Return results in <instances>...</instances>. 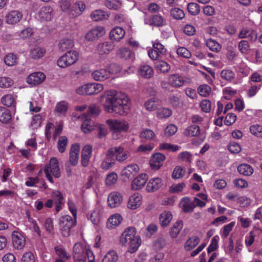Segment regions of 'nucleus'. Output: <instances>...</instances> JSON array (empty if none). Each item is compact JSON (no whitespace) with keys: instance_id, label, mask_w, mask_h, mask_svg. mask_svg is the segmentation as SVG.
Wrapping results in <instances>:
<instances>
[{"instance_id":"nucleus-49","label":"nucleus","mask_w":262,"mask_h":262,"mask_svg":"<svg viewBox=\"0 0 262 262\" xmlns=\"http://www.w3.org/2000/svg\"><path fill=\"white\" fill-rule=\"evenodd\" d=\"M166 239L162 236H158L154 243V248L157 250L162 249L166 246Z\"/></svg>"},{"instance_id":"nucleus-43","label":"nucleus","mask_w":262,"mask_h":262,"mask_svg":"<svg viewBox=\"0 0 262 262\" xmlns=\"http://www.w3.org/2000/svg\"><path fill=\"white\" fill-rule=\"evenodd\" d=\"M155 67L158 70L164 73L168 72L170 69L169 64L163 60L157 61L155 63Z\"/></svg>"},{"instance_id":"nucleus-59","label":"nucleus","mask_w":262,"mask_h":262,"mask_svg":"<svg viewBox=\"0 0 262 262\" xmlns=\"http://www.w3.org/2000/svg\"><path fill=\"white\" fill-rule=\"evenodd\" d=\"M172 114V111L170 109L163 107L160 109L158 113V116L160 118H167Z\"/></svg>"},{"instance_id":"nucleus-53","label":"nucleus","mask_w":262,"mask_h":262,"mask_svg":"<svg viewBox=\"0 0 262 262\" xmlns=\"http://www.w3.org/2000/svg\"><path fill=\"white\" fill-rule=\"evenodd\" d=\"M187 10L190 14L195 15L200 11V6L195 3H190L187 6Z\"/></svg>"},{"instance_id":"nucleus-3","label":"nucleus","mask_w":262,"mask_h":262,"mask_svg":"<svg viewBox=\"0 0 262 262\" xmlns=\"http://www.w3.org/2000/svg\"><path fill=\"white\" fill-rule=\"evenodd\" d=\"M44 171L47 179L52 183H54V181L51 174L56 178H59L60 177L58 161L56 158H51L49 163L46 165Z\"/></svg>"},{"instance_id":"nucleus-16","label":"nucleus","mask_w":262,"mask_h":262,"mask_svg":"<svg viewBox=\"0 0 262 262\" xmlns=\"http://www.w3.org/2000/svg\"><path fill=\"white\" fill-rule=\"evenodd\" d=\"M148 179V176L145 173H142L136 177L132 183V188L133 190H139L142 188Z\"/></svg>"},{"instance_id":"nucleus-24","label":"nucleus","mask_w":262,"mask_h":262,"mask_svg":"<svg viewBox=\"0 0 262 262\" xmlns=\"http://www.w3.org/2000/svg\"><path fill=\"white\" fill-rule=\"evenodd\" d=\"M141 203V196L134 194L131 195L127 203V207L131 209H135L139 207Z\"/></svg>"},{"instance_id":"nucleus-15","label":"nucleus","mask_w":262,"mask_h":262,"mask_svg":"<svg viewBox=\"0 0 262 262\" xmlns=\"http://www.w3.org/2000/svg\"><path fill=\"white\" fill-rule=\"evenodd\" d=\"M92 152V146L91 145H85L81 151V165L83 167L88 166Z\"/></svg>"},{"instance_id":"nucleus-18","label":"nucleus","mask_w":262,"mask_h":262,"mask_svg":"<svg viewBox=\"0 0 262 262\" xmlns=\"http://www.w3.org/2000/svg\"><path fill=\"white\" fill-rule=\"evenodd\" d=\"M162 180L159 178H154L149 180L146 186V190L149 192L158 190L162 186Z\"/></svg>"},{"instance_id":"nucleus-62","label":"nucleus","mask_w":262,"mask_h":262,"mask_svg":"<svg viewBox=\"0 0 262 262\" xmlns=\"http://www.w3.org/2000/svg\"><path fill=\"white\" fill-rule=\"evenodd\" d=\"M41 124V117L40 115H35L32 118L31 123V126L33 129H36L40 126Z\"/></svg>"},{"instance_id":"nucleus-27","label":"nucleus","mask_w":262,"mask_h":262,"mask_svg":"<svg viewBox=\"0 0 262 262\" xmlns=\"http://www.w3.org/2000/svg\"><path fill=\"white\" fill-rule=\"evenodd\" d=\"M46 53V50L40 47H36L30 51V57L33 59L42 58Z\"/></svg>"},{"instance_id":"nucleus-17","label":"nucleus","mask_w":262,"mask_h":262,"mask_svg":"<svg viewBox=\"0 0 262 262\" xmlns=\"http://www.w3.org/2000/svg\"><path fill=\"white\" fill-rule=\"evenodd\" d=\"M38 14L42 20H51L53 16V9L50 6L43 7L40 10Z\"/></svg>"},{"instance_id":"nucleus-5","label":"nucleus","mask_w":262,"mask_h":262,"mask_svg":"<svg viewBox=\"0 0 262 262\" xmlns=\"http://www.w3.org/2000/svg\"><path fill=\"white\" fill-rule=\"evenodd\" d=\"M75 220L68 215L62 216L59 221V227L63 236L67 237L70 234L71 228L75 225Z\"/></svg>"},{"instance_id":"nucleus-11","label":"nucleus","mask_w":262,"mask_h":262,"mask_svg":"<svg viewBox=\"0 0 262 262\" xmlns=\"http://www.w3.org/2000/svg\"><path fill=\"white\" fill-rule=\"evenodd\" d=\"M80 151V145L79 144H73L71 147L69 156V161L70 164L75 166L78 161Z\"/></svg>"},{"instance_id":"nucleus-38","label":"nucleus","mask_w":262,"mask_h":262,"mask_svg":"<svg viewBox=\"0 0 262 262\" xmlns=\"http://www.w3.org/2000/svg\"><path fill=\"white\" fill-rule=\"evenodd\" d=\"M74 47V43L70 39H61L58 45L59 50L62 52L72 48Z\"/></svg>"},{"instance_id":"nucleus-60","label":"nucleus","mask_w":262,"mask_h":262,"mask_svg":"<svg viewBox=\"0 0 262 262\" xmlns=\"http://www.w3.org/2000/svg\"><path fill=\"white\" fill-rule=\"evenodd\" d=\"M105 6L110 9H118L121 6V4L116 0H107L105 2Z\"/></svg>"},{"instance_id":"nucleus-29","label":"nucleus","mask_w":262,"mask_h":262,"mask_svg":"<svg viewBox=\"0 0 262 262\" xmlns=\"http://www.w3.org/2000/svg\"><path fill=\"white\" fill-rule=\"evenodd\" d=\"M139 74L145 78H149L154 75V70L148 65L141 66L139 70Z\"/></svg>"},{"instance_id":"nucleus-1","label":"nucleus","mask_w":262,"mask_h":262,"mask_svg":"<svg viewBox=\"0 0 262 262\" xmlns=\"http://www.w3.org/2000/svg\"><path fill=\"white\" fill-rule=\"evenodd\" d=\"M101 101L108 113L115 112L120 115L127 114L130 109V103L126 95L115 91H108L102 97Z\"/></svg>"},{"instance_id":"nucleus-6","label":"nucleus","mask_w":262,"mask_h":262,"mask_svg":"<svg viewBox=\"0 0 262 262\" xmlns=\"http://www.w3.org/2000/svg\"><path fill=\"white\" fill-rule=\"evenodd\" d=\"M106 123L114 133L126 132L128 128V123L124 120L109 119Z\"/></svg>"},{"instance_id":"nucleus-34","label":"nucleus","mask_w":262,"mask_h":262,"mask_svg":"<svg viewBox=\"0 0 262 262\" xmlns=\"http://www.w3.org/2000/svg\"><path fill=\"white\" fill-rule=\"evenodd\" d=\"M237 171L241 174L249 176L253 173V169L249 164H242L237 167Z\"/></svg>"},{"instance_id":"nucleus-56","label":"nucleus","mask_w":262,"mask_h":262,"mask_svg":"<svg viewBox=\"0 0 262 262\" xmlns=\"http://www.w3.org/2000/svg\"><path fill=\"white\" fill-rule=\"evenodd\" d=\"M198 91L200 95L207 97L211 92V88L207 84L201 85L198 88Z\"/></svg>"},{"instance_id":"nucleus-46","label":"nucleus","mask_w":262,"mask_h":262,"mask_svg":"<svg viewBox=\"0 0 262 262\" xmlns=\"http://www.w3.org/2000/svg\"><path fill=\"white\" fill-rule=\"evenodd\" d=\"M238 48L241 53L248 54L250 51V46L247 40H242L238 43Z\"/></svg>"},{"instance_id":"nucleus-57","label":"nucleus","mask_w":262,"mask_h":262,"mask_svg":"<svg viewBox=\"0 0 262 262\" xmlns=\"http://www.w3.org/2000/svg\"><path fill=\"white\" fill-rule=\"evenodd\" d=\"M130 156L129 152L126 150L124 151L121 147V150H119L117 155L116 160L119 162H122L127 159Z\"/></svg>"},{"instance_id":"nucleus-39","label":"nucleus","mask_w":262,"mask_h":262,"mask_svg":"<svg viewBox=\"0 0 262 262\" xmlns=\"http://www.w3.org/2000/svg\"><path fill=\"white\" fill-rule=\"evenodd\" d=\"M161 102L159 99L154 98L147 100L144 103V106L146 110L152 111L157 108V106Z\"/></svg>"},{"instance_id":"nucleus-28","label":"nucleus","mask_w":262,"mask_h":262,"mask_svg":"<svg viewBox=\"0 0 262 262\" xmlns=\"http://www.w3.org/2000/svg\"><path fill=\"white\" fill-rule=\"evenodd\" d=\"M155 136V133L152 130L147 128L143 129L139 135L141 142L151 140Z\"/></svg>"},{"instance_id":"nucleus-47","label":"nucleus","mask_w":262,"mask_h":262,"mask_svg":"<svg viewBox=\"0 0 262 262\" xmlns=\"http://www.w3.org/2000/svg\"><path fill=\"white\" fill-rule=\"evenodd\" d=\"M118 258L117 254L115 251H110L105 254L102 262H116Z\"/></svg>"},{"instance_id":"nucleus-58","label":"nucleus","mask_w":262,"mask_h":262,"mask_svg":"<svg viewBox=\"0 0 262 262\" xmlns=\"http://www.w3.org/2000/svg\"><path fill=\"white\" fill-rule=\"evenodd\" d=\"M251 134L258 137H262V126L259 125H252L250 128Z\"/></svg>"},{"instance_id":"nucleus-44","label":"nucleus","mask_w":262,"mask_h":262,"mask_svg":"<svg viewBox=\"0 0 262 262\" xmlns=\"http://www.w3.org/2000/svg\"><path fill=\"white\" fill-rule=\"evenodd\" d=\"M185 173V168L181 166H177L173 170L171 177L173 179H178L182 178Z\"/></svg>"},{"instance_id":"nucleus-25","label":"nucleus","mask_w":262,"mask_h":262,"mask_svg":"<svg viewBox=\"0 0 262 262\" xmlns=\"http://www.w3.org/2000/svg\"><path fill=\"white\" fill-rule=\"evenodd\" d=\"M122 220V217L120 214H115L107 220L106 226L108 228L114 229L120 224Z\"/></svg>"},{"instance_id":"nucleus-31","label":"nucleus","mask_w":262,"mask_h":262,"mask_svg":"<svg viewBox=\"0 0 262 262\" xmlns=\"http://www.w3.org/2000/svg\"><path fill=\"white\" fill-rule=\"evenodd\" d=\"M103 89V85L98 83L88 84V95L98 94Z\"/></svg>"},{"instance_id":"nucleus-26","label":"nucleus","mask_w":262,"mask_h":262,"mask_svg":"<svg viewBox=\"0 0 262 262\" xmlns=\"http://www.w3.org/2000/svg\"><path fill=\"white\" fill-rule=\"evenodd\" d=\"M86 249L81 243H77L73 247V257L75 259H79L84 257Z\"/></svg>"},{"instance_id":"nucleus-48","label":"nucleus","mask_w":262,"mask_h":262,"mask_svg":"<svg viewBox=\"0 0 262 262\" xmlns=\"http://www.w3.org/2000/svg\"><path fill=\"white\" fill-rule=\"evenodd\" d=\"M68 138L66 136H61L59 137L57 147L60 152L63 153L64 152L68 145Z\"/></svg>"},{"instance_id":"nucleus-35","label":"nucleus","mask_w":262,"mask_h":262,"mask_svg":"<svg viewBox=\"0 0 262 262\" xmlns=\"http://www.w3.org/2000/svg\"><path fill=\"white\" fill-rule=\"evenodd\" d=\"M172 218L171 212L165 211L161 214L160 216V223L163 227H166L170 223Z\"/></svg>"},{"instance_id":"nucleus-42","label":"nucleus","mask_w":262,"mask_h":262,"mask_svg":"<svg viewBox=\"0 0 262 262\" xmlns=\"http://www.w3.org/2000/svg\"><path fill=\"white\" fill-rule=\"evenodd\" d=\"M200 133V128L198 125H192L189 126L185 131L186 136L195 137L198 136Z\"/></svg>"},{"instance_id":"nucleus-23","label":"nucleus","mask_w":262,"mask_h":262,"mask_svg":"<svg viewBox=\"0 0 262 262\" xmlns=\"http://www.w3.org/2000/svg\"><path fill=\"white\" fill-rule=\"evenodd\" d=\"M145 23L150 26L160 27L164 25V19L160 15H153L146 19Z\"/></svg>"},{"instance_id":"nucleus-52","label":"nucleus","mask_w":262,"mask_h":262,"mask_svg":"<svg viewBox=\"0 0 262 262\" xmlns=\"http://www.w3.org/2000/svg\"><path fill=\"white\" fill-rule=\"evenodd\" d=\"M159 148L161 150H169L174 152L179 150L180 147L177 145L171 144L168 143H161L159 145Z\"/></svg>"},{"instance_id":"nucleus-4","label":"nucleus","mask_w":262,"mask_h":262,"mask_svg":"<svg viewBox=\"0 0 262 262\" xmlns=\"http://www.w3.org/2000/svg\"><path fill=\"white\" fill-rule=\"evenodd\" d=\"M78 57L79 54L77 51H70L58 58L57 64L61 68H66L76 62Z\"/></svg>"},{"instance_id":"nucleus-8","label":"nucleus","mask_w":262,"mask_h":262,"mask_svg":"<svg viewBox=\"0 0 262 262\" xmlns=\"http://www.w3.org/2000/svg\"><path fill=\"white\" fill-rule=\"evenodd\" d=\"M239 38H248L251 42L255 41L257 39V33L253 29L249 28H243L238 34Z\"/></svg>"},{"instance_id":"nucleus-63","label":"nucleus","mask_w":262,"mask_h":262,"mask_svg":"<svg viewBox=\"0 0 262 262\" xmlns=\"http://www.w3.org/2000/svg\"><path fill=\"white\" fill-rule=\"evenodd\" d=\"M211 103L207 99L202 100L200 103L201 110L205 113H209L211 110Z\"/></svg>"},{"instance_id":"nucleus-22","label":"nucleus","mask_w":262,"mask_h":262,"mask_svg":"<svg viewBox=\"0 0 262 262\" xmlns=\"http://www.w3.org/2000/svg\"><path fill=\"white\" fill-rule=\"evenodd\" d=\"M125 35L124 30L121 27H118L113 29L110 33V37L112 40L118 41Z\"/></svg>"},{"instance_id":"nucleus-10","label":"nucleus","mask_w":262,"mask_h":262,"mask_svg":"<svg viewBox=\"0 0 262 262\" xmlns=\"http://www.w3.org/2000/svg\"><path fill=\"white\" fill-rule=\"evenodd\" d=\"M123 200L122 196L121 193L114 191L111 192L108 196V205L111 208H115L119 206Z\"/></svg>"},{"instance_id":"nucleus-7","label":"nucleus","mask_w":262,"mask_h":262,"mask_svg":"<svg viewBox=\"0 0 262 262\" xmlns=\"http://www.w3.org/2000/svg\"><path fill=\"white\" fill-rule=\"evenodd\" d=\"M105 30L103 27L97 26L90 30L85 36L88 41H93L102 36L105 34Z\"/></svg>"},{"instance_id":"nucleus-36","label":"nucleus","mask_w":262,"mask_h":262,"mask_svg":"<svg viewBox=\"0 0 262 262\" xmlns=\"http://www.w3.org/2000/svg\"><path fill=\"white\" fill-rule=\"evenodd\" d=\"M200 240L195 236H192L188 239L185 244V249L186 251H190L198 245Z\"/></svg>"},{"instance_id":"nucleus-61","label":"nucleus","mask_w":262,"mask_h":262,"mask_svg":"<svg viewBox=\"0 0 262 262\" xmlns=\"http://www.w3.org/2000/svg\"><path fill=\"white\" fill-rule=\"evenodd\" d=\"M219 238V237L218 236H215L212 238L211 243L207 248V252L208 253H210L217 249L218 247Z\"/></svg>"},{"instance_id":"nucleus-55","label":"nucleus","mask_w":262,"mask_h":262,"mask_svg":"<svg viewBox=\"0 0 262 262\" xmlns=\"http://www.w3.org/2000/svg\"><path fill=\"white\" fill-rule=\"evenodd\" d=\"M13 84V80L9 77H0V87L6 88L12 86Z\"/></svg>"},{"instance_id":"nucleus-12","label":"nucleus","mask_w":262,"mask_h":262,"mask_svg":"<svg viewBox=\"0 0 262 262\" xmlns=\"http://www.w3.org/2000/svg\"><path fill=\"white\" fill-rule=\"evenodd\" d=\"M23 14L18 10H13L9 12L6 16V21L8 24L14 25L23 18Z\"/></svg>"},{"instance_id":"nucleus-37","label":"nucleus","mask_w":262,"mask_h":262,"mask_svg":"<svg viewBox=\"0 0 262 262\" xmlns=\"http://www.w3.org/2000/svg\"><path fill=\"white\" fill-rule=\"evenodd\" d=\"M91 17L94 21H99L106 19L108 17V15L104 11L97 10L91 13Z\"/></svg>"},{"instance_id":"nucleus-41","label":"nucleus","mask_w":262,"mask_h":262,"mask_svg":"<svg viewBox=\"0 0 262 262\" xmlns=\"http://www.w3.org/2000/svg\"><path fill=\"white\" fill-rule=\"evenodd\" d=\"M183 227L182 222L179 221L177 222L171 228L169 234L171 237L174 238L179 234Z\"/></svg>"},{"instance_id":"nucleus-2","label":"nucleus","mask_w":262,"mask_h":262,"mask_svg":"<svg viewBox=\"0 0 262 262\" xmlns=\"http://www.w3.org/2000/svg\"><path fill=\"white\" fill-rule=\"evenodd\" d=\"M119 243L122 246L128 247V251L133 253L138 250L141 239L139 236L136 235V229L133 227H128L121 235Z\"/></svg>"},{"instance_id":"nucleus-20","label":"nucleus","mask_w":262,"mask_h":262,"mask_svg":"<svg viewBox=\"0 0 262 262\" xmlns=\"http://www.w3.org/2000/svg\"><path fill=\"white\" fill-rule=\"evenodd\" d=\"M92 76L97 81H104L110 77V73L107 71V69L95 70L92 73Z\"/></svg>"},{"instance_id":"nucleus-54","label":"nucleus","mask_w":262,"mask_h":262,"mask_svg":"<svg viewBox=\"0 0 262 262\" xmlns=\"http://www.w3.org/2000/svg\"><path fill=\"white\" fill-rule=\"evenodd\" d=\"M17 56L14 54H9L4 59L5 63L8 66H14L16 63Z\"/></svg>"},{"instance_id":"nucleus-64","label":"nucleus","mask_w":262,"mask_h":262,"mask_svg":"<svg viewBox=\"0 0 262 262\" xmlns=\"http://www.w3.org/2000/svg\"><path fill=\"white\" fill-rule=\"evenodd\" d=\"M118 176L116 173H111L108 174L105 179V183L107 186H111L117 182Z\"/></svg>"},{"instance_id":"nucleus-50","label":"nucleus","mask_w":262,"mask_h":262,"mask_svg":"<svg viewBox=\"0 0 262 262\" xmlns=\"http://www.w3.org/2000/svg\"><path fill=\"white\" fill-rule=\"evenodd\" d=\"M2 102L7 107H11L15 105V99L12 95H6L2 97Z\"/></svg>"},{"instance_id":"nucleus-30","label":"nucleus","mask_w":262,"mask_h":262,"mask_svg":"<svg viewBox=\"0 0 262 262\" xmlns=\"http://www.w3.org/2000/svg\"><path fill=\"white\" fill-rule=\"evenodd\" d=\"M168 82L170 84L174 87H180L183 85L184 80L179 75L173 74L169 76Z\"/></svg>"},{"instance_id":"nucleus-40","label":"nucleus","mask_w":262,"mask_h":262,"mask_svg":"<svg viewBox=\"0 0 262 262\" xmlns=\"http://www.w3.org/2000/svg\"><path fill=\"white\" fill-rule=\"evenodd\" d=\"M119 150H121V147H114L110 148L105 154L106 159L108 161H113L115 160L114 157H117Z\"/></svg>"},{"instance_id":"nucleus-33","label":"nucleus","mask_w":262,"mask_h":262,"mask_svg":"<svg viewBox=\"0 0 262 262\" xmlns=\"http://www.w3.org/2000/svg\"><path fill=\"white\" fill-rule=\"evenodd\" d=\"M82 120H83L81 125V129L84 133H88L93 129V126L91 124L90 120L88 115L83 114L81 116Z\"/></svg>"},{"instance_id":"nucleus-9","label":"nucleus","mask_w":262,"mask_h":262,"mask_svg":"<svg viewBox=\"0 0 262 262\" xmlns=\"http://www.w3.org/2000/svg\"><path fill=\"white\" fill-rule=\"evenodd\" d=\"M13 246L17 249H22L25 244L26 240L24 236L17 231H13L12 234Z\"/></svg>"},{"instance_id":"nucleus-19","label":"nucleus","mask_w":262,"mask_h":262,"mask_svg":"<svg viewBox=\"0 0 262 262\" xmlns=\"http://www.w3.org/2000/svg\"><path fill=\"white\" fill-rule=\"evenodd\" d=\"M85 8V4L82 2H78L73 4L70 10V15L72 17L80 15Z\"/></svg>"},{"instance_id":"nucleus-51","label":"nucleus","mask_w":262,"mask_h":262,"mask_svg":"<svg viewBox=\"0 0 262 262\" xmlns=\"http://www.w3.org/2000/svg\"><path fill=\"white\" fill-rule=\"evenodd\" d=\"M171 16L176 19H182L185 16L183 11L178 8H174L170 11Z\"/></svg>"},{"instance_id":"nucleus-32","label":"nucleus","mask_w":262,"mask_h":262,"mask_svg":"<svg viewBox=\"0 0 262 262\" xmlns=\"http://www.w3.org/2000/svg\"><path fill=\"white\" fill-rule=\"evenodd\" d=\"M11 119V112L4 107H0V121L4 123H8Z\"/></svg>"},{"instance_id":"nucleus-21","label":"nucleus","mask_w":262,"mask_h":262,"mask_svg":"<svg viewBox=\"0 0 262 262\" xmlns=\"http://www.w3.org/2000/svg\"><path fill=\"white\" fill-rule=\"evenodd\" d=\"M114 48V45L111 41H105L98 44L97 51L100 55L108 54Z\"/></svg>"},{"instance_id":"nucleus-45","label":"nucleus","mask_w":262,"mask_h":262,"mask_svg":"<svg viewBox=\"0 0 262 262\" xmlns=\"http://www.w3.org/2000/svg\"><path fill=\"white\" fill-rule=\"evenodd\" d=\"M206 46L207 47L212 51L217 52H219L221 49V47L220 44L216 42L215 40L209 39L206 40Z\"/></svg>"},{"instance_id":"nucleus-14","label":"nucleus","mask_w":262,"mask_h":262,"mask_svg":"<svg viewBox=\"0 0 262 262\" xmlns=\"http://www.w3.org/2000/svg\"><path fill=\"white\" fill-rule=\"evenodd\" d=\"M139 169L138 165L136 164H129L122 169L121 174L122 176L129 179L135 176L139 171Z\"/></svg>"},{"instance_id":"nucleus-13","label":"nucleus","mask_w":262,"mask_h":262,"mask_svg":"<svg viewBox=\"0 0 262 262\" xmlns=\"http://www.w3.org/2000/svg\"><path fill=\"white\" fill-rule=\"evenodd\" d=\"M46 78L45 75L42 72H35L29 75L27 78V82L32 85L39 84Z\"/></svg>"}]
</instances>
